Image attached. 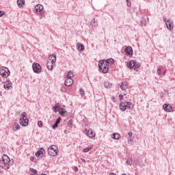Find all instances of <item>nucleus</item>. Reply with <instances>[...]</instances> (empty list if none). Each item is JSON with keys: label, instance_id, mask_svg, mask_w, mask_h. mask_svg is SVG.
<instances>
[{"label": "nucleus", "instance_id": "nucleus-1", "mask_svg": "<svg viewBox=\"0 0 175 175\" xmlns=\"http://www.w3.org/2000/svg\"><path fill=\"white\" fill-rule=\"evenodd\" d=\"M14 162L13 159L10 160L9 156L3 154L1 159H0V167H2L4 170H8L13 165Z\"/></svg>", "mask_w": 175, "mask_h": 175}, {"label": "nucleus", "instance_id": "nucleus-2", "mask_svg": "<svg viewBox=\"0 0 175 175\" xmlns=\"http://www.w3.org/2000/svg\"><path fill=\"white\" fill-rule=\"evenodd\" d=\"M109 66L103 60H100L98 62V70L102 73H107L109 72Z\"/></svg>", "mask_w": 175, "mask_h": 175}, {"label": "nucleus", "instance_id": "nucleus-3", "mask_svg": "<svg viewBox=\"0 0 175 175\" xmlns=\"http://www.w3.org/2000/svg\"><path fill=\"white\" fill-rule=\"evenodd\" d=\"M29 120L27 118V113L23 112L21 115V118L19 120V124H21V126H27Z\"/></svg>", "mask_w": 175, "mask_h": 175}, {"label": "nucleus", "instance_id": "nucleus-4", "mask_svg": "<svg viewBox=\"0 0 175 175\" xmlns=\"http://www.w3.org/2000/svg\"><path fill=\"white\" fill-rule=\"evenodd\" d=\"M48 154L51 157H55L58 154V148L55 145H52L48 148Z\"/></svg>", "mask_w": 175, "mask_h": 175}, {"label": "nucleus", "instance_id": "nucleus-5", "mask_svg": "<svg viewBox=\"0 0 175 175\" xmlns=\"http://www.w3.org/2000/svg\"><path fill=\"white\" fill-rule=\"evenodd\" d=\"M0 75L2 76V77L6 79V77H9L10 75V71L9 70V68L6 67H2L0 68Z\"/></svg>", "mask_w": 175, "mask_h": 175}, {"label": "nucleus", "instance_id": "nucleus-6", "mask_svg": "<svg viewBox=\"0 0 175 175\" xmlns=\"http://www.w3.org/2000/svg\"><path fill=\"white\" fill-rule=\"evenodd\" d=\"M32 69L34 73L39 74L40 72H42V66L38 63H33Z\"/></svg>", "mask_w": 175, "mask_h": 175}, {"label": "nucleus", "instance_id": "nucleus-7", "mask_svg": "<svg viewBox=\"0 0 175 175\" xmlns=\"http://www.w3.org/2000/svg\"><path fill=\"white\" fill-rule=\"evenodd\" d=\"M124 53L127 57H132L133 55V49L131 46H127L124 50Z\"/></svg>", "mask_w": 175, "mask_h": 175}, {"label": "nucleus", "instance_id": "nucleus-8", "mask_svg": "<svg viewBox=\"0 0 175 175\" xmlns=\"http://www.w3.org/2000/svg\"><path fill=\"white\" fill-rule=\"evenodd\" d=\"M163 109L165 111H167L168 113L173 111V106L170 104H164L163 105Z\"/></svg>", "mask_w": 175, "mask_h": 175}, {"label": "nucleus", "instance_id": "nucleus-9", "mask_svg": "<svg viewBox=\"0 0 175 175\" xmlns=\"http://www.w3.org/2000/svg\"><path fill=\"white\" fill-rule=\"evenodd\" d=\"M167 29H169L170 31H172V29H173L174 28V24H173V21H172V20H167L165 24Z\"/></svg>", "mask_w": 175, "mask_h": 175}, {"label": "nucleus", "instance_id": "nucleus-10", "mask_svg": "<svg viewBox=\"0 0 175 175\" xmlns=\"http://www.w3.org/2000/svg\"><path fill=\"white\" fill-rule=\"evenodd\" d=\"M44 148H40L35 154L36 157L37 158H39L40 157H43V154H44Z\"/></svg>", "mask_w": 175, "mask_h": 175}, {"label": "nucleus", "instance_id": "nucleus-11", "mask_svg": "<svg viewBox=\"0 0 175 175\" xmlns=\"http://www.w3.org/2000/svg\"><path fill=\"white\" fill-rule=\"evenodd\" d=\"M12 81H6L4 82L3 87L5 90H10L12 88Z\"/></svg>", "mask_w": 175, "mask_h": 175}, {"label": "nucleus", "instance_id": "nucleus-12", "mask_svg": "<svg viewBox=\"0 0 175 175\" xmlns=\"http://www.w3.org/2000/svg\"><path fill=\"white\" fill-rule=\"evenodd\" d=\"M77 49L78 50V51H79V53H83V51L85 50V48L84 47V44L78 42L77 44Z\"/></svg>", "mask_w": 175, "mask_h": 175}, {"label": "nucleus", "instance_id": "nucleus-13", "mask_svg": "<svg viewBox=\"0 0 175 175\" xmlns=\"http://www.w3.org/2000/svg\"><path fill=\"white\" fill-rule=\"evenodd\" d=\"M64 84L65 85H66V87H70V85L73 84V79L66 78V79L65 80Z\"/></svg>", "mask_w": 175, "mask_h": 175}, {"label": "nucleus", "instance_id": "nucleus-14", "mask_svg": "<svg viewBox=\"0 0 175 175\" xmlns=\"http://www.w3.org/2000/svg\"><path fill=\"white\" fill-rule=\"evenodd\" d=\"M49 62L55 64V61H57V56L54 54H52V55H49Z\"/></svg>", "mask_w": 175, "mask_h": 175}, {"label": "nucleus", "instance_id": "nucleus-15", "mask_svg": "<svg viewBox=\"0 0 175 175\" xmlns=\"http://www.w3.org/2000/svg\"><path fill=\"white\" fill-rule=\"evenodd\" d=\"M58 113L60 116H62V117H64V116H66L68 114V111L62 107L59 109Z\"/></svg>", "mask_w": 175, "mask_h": 175}, {"label": "nucleus", "instance_id": "nucleus-16", "mask_svg": "<svg viewBox=\"0 0 175 175\" xmlns=\"http://www.w3.org/2000/svg\"><path fill=\"white\" fill-rule=\"evenodd\" d=\"M128 82L126 81H122L120 85V88L122 90V91L126 90L128 88Z\"/></svg>", "mask_w": 175, "mask_h": 175}, {"label": "nucleus", "instance_id": "nucleus-17", "mask_svg": "<svg viewBox=\"0 0 175 175\" xmlns=\"http://www.w3.org/2000/svg\"><path fill=\"white\" fill-rule=\"evenodd\" d=\"M103 61L109 66H110V65H113V64H114V59H113V58H109V59H107V60H103Z\"/></svg>", "mask_w": 175, "mask_h": 175}, {"label": "nucleus", "instance_id": "nucleus-18", "mask_svg": "<svg viewBox=\"0 0 175 175\" xmlns=\"http://www.w3.org/2000/svg\"><path fill=\"white\" fill-rule=\"evenodd\" d=\"M36 13L42 12L43 10V5L41 4H37L35 6Z\"/></svg>", "mask_w": 175, "mask_h": 175}, {"label": "nucleus", "instance_id": "nucleus-19", "mask_svg": "<svg viewBox=\"0 0 175 175\" xmlns=\"http://www.w3.org/2000/svg\"><path fill=\"white\" fill-rule=\"evenodd\" d=\"M135 60L130 61L127 63V66L129 68V69H133V67L135 66Z\"/></svg>", "mask_w": 175, "mask_h": 175}, {"label": "nucleus", "instance_id": "nucleus-20", "mask_svg": "<svg viewBox=\"0 0 175 175\" xmlns=\"http://www.w3.org/2000/svg\"><path fill=\"white\" fill-rule=\"evenodd\" d=\"M119 107L122 111H125V110H126V103H121L119 105Z\"/></svg>", "mask_w": 175, "mask_h": 175}, {"label": "nucleus", "instance_id": "nucleus-21", "mask_svg": "<svg viewBox=\"0 0 175 175\" xmlns=\"http://www.w3.org/2000/svg\"><path fill=\"white\" fill-rule=\"evenodd\" d=\"M25 5V0H17L18 8H23V5Z\"/></svg>", "mask_w": 175, "mask_h": 175}, {"label": "nucleus", "instance_id": "nucleus-22", "mask_svg": "<svg viewBox=\"0 0 175 175\" xmlns=\"http://www.w3.org/2000/svg\"><path fill=\"white\" fill-rule=\"evenodd\" d=\"M55 63H52L51 62H47L46 63V67L49 70H53V68Z\"/></svg>", "mask_w": 175, "mask_h": 175}, {"label": "nucleus", "instance_id": "nucleus-23", "mask_svg": "<svg viewBox=\"0 0 175 175\" xmlns=\"http://www.w3.org/2000/svg\"><path fill=\"white\" fill-rule=\"evenodd\" d=\"M90 25L92 27V28H96V27H98V22L95 21V18L92 19V21L90 22Z\"/></svg>", "mask_w": 175, "mask_h": 175}, {"label": "nucleus", "instance_id": "nucleus-24", "mask_svg": "<svg viewBox=\"0 0 175 175\" xmlns=\"http://www.w3.org/2000/svg\"><path fill=\"white\" fill-rule=\"evenodd\" d=\"M20 128H21L20 124H18L17 123H14V124L13 125L12 129L14 132H16V131H18L20 129Z\"/></svg>", "mask_w": 175, "mask_h": 175}, {"label": "nucleus", "instance_id": "nucleus-25", "mask_svg": "<svg viewBox=\"0 0 175 175\" xmlns=\"http://www.w3.org/2000/svg\"><path fill=\"white\" fill-rule=\"evenodd\" d=\"M87 133L89 137H95V133L92 131V129L88 130Z\"/></svg>", "mask_w": 175, "mask_h": 175}, {"label": "nucleus", "instance_id": "nucleus-26", "mask_svg": "<svg viewBox=\"0 0 175 175\" xmlns=\"http://www.w3.org/2000/svg\"><path fill=\"white\" fill-rule=\"evenodd\" d=\"M59 104H55V106L53 107V111L54 113H57V111H59Z\"/></svg>", "mask_w": 175, "mask_h": 175}, {"label": "nucleus", "instance_id": "nucleus-27", "mask_svg": "<svg viewBox=\"0 0 175 175\" xmlns=\"http://www.w3.org/2000/svg\"><path fill=\"white\" fill-rule=\"evenodd\" d=\"M133 68H134V70H136V72H139V69H140V64H137V62H136L135 61V64Z\"/></svg>", "mask_w": 175, "mask_h": 175}, {"label": "nucleus", "instance_id": "nucleus-28", "mask_svg": "<svg viewBox=\"0 0 175 175\" xmlns=\"http://www.w3.org/2000/svg\"><path fill=\"white\" fill-rule=\"evenodd\" d=\"M72 77H73V72L68 71L66 76V79H72Z\"/></svg>", "mask_w": 175, "mask_h": 175}, {"label": "nucleus", "instance_id": "nucleus-29", "mask_svg": "<svg viewBox=\"0 0 175 175\" xmlns=\"http://www.w3.org/2000/svg\"><path fill=\"white\" fill-rule=\"evenodd\" d=\"M104 86L105 87V88H111V83L109 81H105L104 83Z\"/></svg>", "mask_w": 175, "mask_h": 175}, {"label": "nucleus", "instance_id": "nucleus-30", "mask_svg": "<svg viewBox=\"0 0 175 175\" xmlns=\"http://www.w3.org/2000/svg\"><path fill=\"white\" fill-rule=\"evenodd\" d=\"M30 172L33 174H31L30 175H38V171L33 168H30Z\"/></svg>", "mask_w": 175, "mask_h": 175}, {"label": "nucleus", "instance_id": "nucleus-31", "mask_svg": "<svg viewBox=\"0 0 175 175\" xmlns=\"http://www.w3.org/2000/svg\"><path fill=\"white\" fill-rule=\"evenodd\" d=\"M92 150V146H88L86 148H83V152H88L90 150Z\"/></svg>", "mask_w": 175, "mask_h": 175}, {"label": "nucleus", "instance_id": "nucleus-32", "mask_svg": "<svg viewBox=\"0 0 175 175\" xmlns=\"http://www.w3.org/2000/svg\"><path fill=\"white\" fill-rule=\"evenodd\" d=\"M79 94H80L81 96H84V95H85V93L84 92V89L80 88L79 89Z\"/></svg>", "mask_w": 175, "mask_h": 175}, {"label": "nucleus", "instance_id": "nucleus-33", "mask_svg": "<svg viewBox=\"0 0 175 175\" xmlns=\"http://www.w3.org/2000/svg\"><path fill=\"white\" fill-rule=\"evenodd\" d=\"M126 163L129 164L130 166H132L133 163V160L132 159H128L126 161Z\"/></svg>", "mask_w": 175, "mask_h": 175}, {"label": "nucleus", "instance_id": "nucleus-34", "mask_svg": "<svg viewBox=\"0 0 175 175\" xmlns=\"http://www.w3.org/2000/svg\"><path fill=\"white\" fill-rule=\"evenodd\" d=\"M45 12H44V11H42L41 12H40V18H43V17H45Z\"/></svg>", "mask_w": 175, "mask_h": 175}, {"label": "nucleus", "instance_id": "nucleus-35", "mask_svg": "<svg viewBox=\"0 0 175 175\" xmlns=\"http://www.w3.org/2000/svg\"><path fill=\"white\" fill-rule=\"evenodd\" d=\"M73 124V120H69L68 122V126L69 128H72V125Z\"/></svg>", "mask_w": 175, "mask_h": 175}, {"label": "nucleus", "instance_id": "nucleus-36", "mask_svg": "<svg viewBox=\"0 0 175 175\" xmlns=\"http://www.w3.org/2000/svg\"><path fill=\"white\" fill-rule=\"evenodd\" d=\"M126 2L128 8H131V6H132V3L129 0H126Z\"/></svg>", "mask_w": 175, "mask_h": 175}, {"label": "nucleus", "instance_id": "nucleus-37", "mask_svg": "<svg viewBox=\"0 0 175 175\" xmlns=\"http://www.w3.org/2000/svg\"><path fill=\"white\" fill-rule=\"evenodd\" d=\"M58 122H55L52 126L53 129H55V128H58Z\"/></svg>", "mask_w": 175, "mask_h": 175}, {"label": "nucleus", "instance_id": "nucleus-38", "mask_svg": "<svg viewBox=\"0 0 175 175\" xmlns=\"http://www.w3.org/2000/svg\"><path fill=\"white\" fill-rule=\"evenodd\" d=\"M116 135V140H118L120 139V138L121 137V135H120L119 133H115Z\"/></svg>", "mask_w": 175, "mask_h": 175}, {"label": "nucleus", "instance_id": "nucleus-39", "mask_svg": "<svg viewBox=\"0 0 175 175\" xmlns=\"http://www.w3.org/2000/svg\"><path fill=\"white\" fill-rule=\"evenodd\" d=\"M146 21H141V26L142 27H146Z\"/></svg>", "mask_w": 175, "mask_h": 175}, {"label": "nucleus", "instance_id": "nucleus-40", "mask_svg": "<svg viewBox=\"0 0 175 175\" xmlns=\"http://www.w3.org/2000/svg\"><path fill=\"white\" fill-rule=\"evenodd\" d=\"M43 125V123L42 122V121L39 120L38 122V126L40 127V128H42V126Z\"/></svg>", "mask_w": 175, "mask_h": 175}, {"label": "nucleus", "instance_id": "nucleus-41", "mask_svg": "<svg viewBox=\"0 0 175 175\" xmlns=\"http://www.w3.org/2000/svg\"><path fill=\"white\" fill-rule=\"evenodd\" d=\"M118 98L120 99V100H122V99H124V95L120 94V95L118 96Z\"/></svg>", "mask_w": 175, "mask_h": 175}, {"label": "nucleus", "instance_id": "nucleus-42", "mask_svg": "<svg viewBox=\"0 0 175 175\" xmlns=\"http://www.w3.org/2000/svg\"><path fill=\"white\" fill-rule=\"evenodd\" d=\"M157 75H159V76H160V75H161V68L157 69Z\"/></svg>", "mask_w": 175, "mask_h": 175}, {"label": "nucleus", "instance_id": "nucleus-43", "mask_svg": "<svg viewBox=\"0 0 175 175\" xmlns=\"http://www.w3.org/2000/svg\"><path fill=\"white\" fill-rule=\"evenodd\" d=\"M3 14H5V12L2 10H0V17H2V16H3Z\"/></svg>", "mask_w": 175, "mask_h": 175}, {"label": "nucleus", "instance_id": "nucleus-44", "mask_svg": "<svg viewBox=\"0 0 175 175\" xmlns=\"http://www.w3.org/2000/svg\"><path fill=\"white\" fill-rule=\"evenodd\" d=\"M126 103V105H127V106H131L132 105V102H131V101H127Z\"/></svg>", "mask_w": 175, "mask_h": 175}, {"label": "nucleus", "instance_id": "nucleus-45", "mask_svg": "<svg viewBox=\"0 0 175 175\" xmlns=\"http://www.w3.org/2000/svg\"><path fill=\"white\" fill-rule=\"evenodd\" d=\"M111 139H114L115 140H116V133H113L112 136H111Z\"/></svg>", "mask_w": 175, "mask_h": 175}, {"label": "nucleus", "instance_id": "nucleus-46", "mask_svg": "<svg viewBox=\"0 0 175 175\" xmlns=\"http://www.w3.org/2000/svg\"><path fill=\"white\" fill-rule=\"evenodd\" d=\"M55 122H57V124H59V122H61V118H58L55 121Z\"/></svg>", "mask_w": 175, "mask_h": 175}, {"label": "nucleus", "instance_id": "nucleus-47", "mask_svg": "<svg viewBox=\"0 0 175 175\" xmlns=\"http://www.w3.org/2000/svg\"><path fill=\"white\" fill-rule=\"evenodd\" d=\"M34 159H35V157H30V161H31V162H33Z\"/></svg>", "mask_w": 175, "mask_h": 175}, {"label": "nucleus", "instance_id": "nucleus-48", "mask_svg": "<svg viewBox=\"0 0 175 175\" xmlns=\"http://www.w3.org/2000/svg\"><path fill=\"white\" fill-rule=\"evenodd\" d=\"M75 172H77L79 170V168L76 166L74 167Z\"/></svg>", "mask_w": 175, "mask_h": 175}, {"label": "nucleus", "instance_id": "nucleus-49", "mask_svg": "<svg viewBox=\"0 0 175 175\" xmlns=\"http://www.w3.org/2000/svg\"><path fill=\"white\" fill-rule=\"evenodd\" d=\"M111 100L113 102H115L116 98H115L114 96H112V97L111 98Z\"/></svg>", "mask_w": 175, "mask_h": 175}, {"label": "nucleus", "instance_id": "nucleus-50", "mask_svg": "<svg viewBox=\"0 0 175 175\" xmlns=\"http://www.w3.org/2000/svg\"><path fill=\"white\" fill-rule=\"evenodd\" d=\"M132 135H133L132 132L129 131V137H132Z\"/></svg>", "mask_w": 175, "mask_h": 175}, {"label": "nucleus", "instance_id": "nucleus-51", "mask_svg": "<svg viewBox=\"0 0 175 175\" xmlns=\"http://www.w3.org/2000/svg\"><path fill=\"white\" fill-rule=\"evenodd\" d=\"M61 91L62 92H65V88H62Z\"/></svg>", "mask_w": 175, "mask_h": 175}, {"label": "nucleus", "instance_id": "nucleus-52", "mask_svg": "<svg viewBox=\"0 0 175 175\" xmlns=\"http://www.w3.org/2000/svg\"><path fill=\"white\" fill-rule=\"evenodd\" d=\"M163 21H165V24H166V23H167V19H166V17H164V18H163Z\"/></svg>", "mask_w": 175, "mask_h": 175}, {"label": "nucleus", "instance_id": "nucleus-53", "mask_svg": "<svg viewBox=\"0 0 175 175\" xmlns=\"http://www.w3.org/2000/svg\"><path fill=\"white\" fill-rule=\"evenodd\" d=\"M81 161H82L84 163L85 162V160L84 159H81Z\"/></svg>", "mask_w": 175, "mask_h": 175}, {"label": "nucleus", "instance_id": "nucleus-54", "mask_svg": "<svg viewBox=\"0 0 175 175\" xmlns=\"http://www.w3.org/2000/svg\"><path fill=\"white\" fill-rule=\"evenodd\" d=\"M127 109H131V105H126Z\"/></svg>", "mask_w": 175, "mask_h": 175}, {"label": "nucleus", "instance_id": "nucleus-55", "mask_svg": "<svg viewBox=\"0 0 175 175\" xmlns=\"http://www.w3.org/2000/svg\"><path fill=\"white\" fill-rule=\"evenodd\" d=\"M109 175H116V174L111 172Z\"/></svg>", "mask_w": 175, "mask_h": 175}, {"label": "nucleus", "instance_id": "nucleus-56", "mask_svg": "<svg viewBox=\"0 0 175 175\" xmlns=\"http://www.w3.org/2000/svg\"><path fill=\"white\" fill-rule=\"evenodd\" d=\"M163 75H166V71H165V70L163 72Z\"/></svg>", "mask_w": 175, "mask_h": 175}, {"label": "nucleus", "instance_id": "nucleus-57", "mask_svg": "<svg viewBox=\"0 0 175 175\" xmlns=\"http://www.w3.org/2000/svg\"><path fill=\"white\" fill-rule=\"evenodd\" d=\"M0 96H2V92H0Z\"/></svg>", "mask_w": 175, "mask_h": 175}, {"label": "nucleus", "instance_id": "nucleus-58", "mask_svg": "<svg viewBox=\"0 0 175 175\" xmlns=\"http://www.w3.org/2000/svg\"><path fill=\"white\" fill-rule=\"evenodd\" d=\"M128 142L129 143V142H132V139H128Z\"/></svg>", "mask_w": 175, "mask_h": 175}, {"label": "nucleus", "instance_id": "nucleus-59", "mask_svg": "<svg viewBox=\"0 0 175 175\" xmlns=\"http://www.w3.org/2000/svg\"><path fill=\"white\" fill-rule=\"evenodd\" d=\"M40 175H47V174H41Z\"/></svg>", "mask_w": 175, "mask_h": 175}]
</instances>
